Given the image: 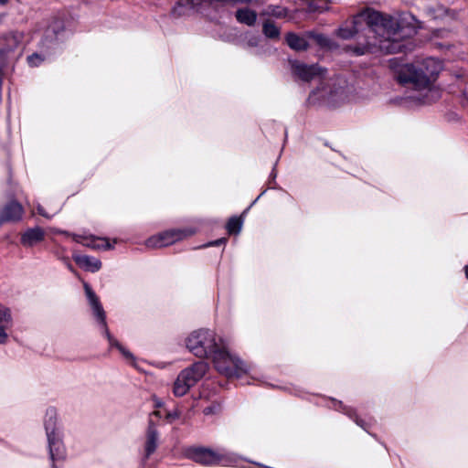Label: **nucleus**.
I'll use <instances>...</instances> for the list:
<instances>
[{"mask_svg":"<svg viewBox=\"0 0 468 468\" xmlns=\"http://www.w3.org/2000/svg\"><path fill=\"white\" fill-rule=\"evenodd\" d=\"M365 20L369 30L379 37L378 46L381 50L388 53L400 51L399 40L415 33L417 20L410 14H403L399 19L380 12L366 9L355 16L349 23H346L337 30V36L343 39H349L358 33V26Z\"/></svg>","mask_w":468,"mask_h":468,"instance_id":"nucleus-1","label":"nucleus"},{"mask_svg":"<svg viewBox=\"0 0 468 468\" xmlns=\"http://www.w3.org/2000/svg\"><path fill=\"white\" fill-rule=\"evenodd\" d=\"M441 70L440 62L432 58L404 66L399 74V80L409 84L415 92L409 97L420 103H431L436 101L440 93L433 83Z\"/></svg>","mask_w":468,"mask_h":468,"instance_id":"nucleus-2","label":"nucleus"},{"mask_svg":"<svg viewBox=\"0 0 468 468\" xmlns=\"http://www.w3.org/2000/svg\"><path fill=\"white\" fill-rule=\"evenodd\" d=\"M188 350L197 357H212L223 341L210 329L193 331L186 341Z\"/></svg>","mask_w":468,"mask_h":468,"instance_id":"nucleus-3","label":"nucleus"},{"mask_svg":"<svg viewBox=\"0 0 468 468\" xmlns=\"http://www.w3.org/2000/svg\"><path fill=\"white\" fill-rule=\"evenodd\" d=\"M45 430L48 437L52 465L53 467H56V462L65 458L66 450L62 442L61 432L57 426V413L53 409L47 410L45 417Z\"/></svg>","mask_w":468,"mask_h":468,"instance_id":"nucleus-4","label":"nucleus"},{"mask_svg":"<svg viewBox=\"0 0 468 468\" xmlns=\"http://www.w3.org/2000/svg\"><path fill=\"white\" fill-rule=\"evenodd\" d=\"M212 359L216 369L228 378H239L248 371L243 362L229 354L224 345L215 353Z\"/></svg>","mask_w":468,"mask_h":468,"instance_id":"nucleus-5","label":"nucleus"},{"mask_svg":"<svg viewBox=\"0 0 468 468\" xmlns=\"http://www.w3.org/2000/svg\"><path fill=\"white\" fill-rule=\"evenodd\" d=\"M194 462L203 465H236L239 458L236 454L225 451H213L207 448H196L189 452Z\"/></svg>","mask_w":468,"mask_h":468,"instance_id":"nucleus-6","label":"nucleus"},{"mask_svg":"<svg viewBox=\"0 0 468 468\" xmlns=\"http://www.w3.org/2000/svg\"><path fill=\"white\" fill-rule=\"evenodd\" d=\"M207 368L206 362L199 361L182 370L175 381L174 394L177 397L186 395L204 377Z\"/></svg>","mask_w":468,"mask_h":468,"instance_id":"nucleus-7","label":"nucleus"},{"mask_svg":"<svg viewBox=\"0 0 468 468\" xmlns=\"http://www.w3.org/2000/svg\"><path fill=\"white\" fill-rule=\"evenodd\" d=\"M85 292L89 303L92 308L93 314L97 318V320L101 324L104 335H106L109 344L111 346H114L119 349V351L128 359H133V355L126 350L113 336L110 334L107 324H106V315L105 312L99 301V298L96 296L95 292L91 290V288L85 283L84 284Z\"/></svg>","mask_w":468,"mask_h":468,"instance_id":"nucleus-8","label":"nucleus"},{"mask_svg":"<svg viewBox=\"0 0 468 468\" xmlns=\"http://www.w3.org/2000/svg\"><path fill=\"white\" fill-rule=\"evenodd\" d=\"M194 232L188 229H171L150 237L145 245L151 249L166 247L179 241Z\"/></svg>","mask_w":468,"mask_h":468,"instance_id":"nucleus-9","label":"nucleus"},{"mask_svg":"<svg viewBox=\"0 0 468 468\" xmlns=\"http://www.w3.org/2000/svg\"><path fill=\"white\" fill-rule=\"evenodd\" d=\"M161 418V412L154 410L149 416L148 427L145 433V441L144 444V458L147 460L157 449L159 433L157 426Z\"/></svg>","mask_w":468,"mask_h":468,"instance_id":"nucleus-10","label":"nucleus"},{"mask_svg":"<svg viewBox=\"0 0 468 468\" xmlns=\"http://www.w3.org/2000/svg\"><path fill=\"white\" fill-rule=\"evenodd\" d=\"M348 86L344 78H336L329 90H324L322 97L332 103H338L347 99Z\"/></svg>","mask_w":468,"mask_h":468,"instance_id":"nucleus-11","label":"nucleus"},{"mask_svg":"<svg viewBox=\"0 0 468 468\" xmlns=\"http://www.w3.org/2000/svg\"><path fill=\"white\" fill-rule=\"evenodd\" d=\"M292 69L294 75L304 81H310L323 72V69L317 65H306L298 61L292 63Z\"/></svg>","mask_w":468,"mask_h":468,"instance_id":"nucleus-12","label":"nucleus"},{"mask_svg":"<svg viewBox=\"0 0 468 468\" xmlns=\"http://www.w3.org/2000/svg\"><path fill=\"white\" fill-rule=\"evenodd\" d=\"M74 239L83 246L93 250H110L113 248L110 241L105 238H98L95 236H74Z\"/></svg>","mask_w":468,"mask_h":468,"instance_id":"nucleus-13","label":"nucleus"},{"mask_svg":"<svg viewBox=\"0 0 468 468\" xmlns=\"http://www.w3.org/2000/svg\"><path fill=\"white\" fill-rule=\"evenodd\" d=\"M23 214V207L19 203L12 201L4 207L0 216V224L5 221L20 220Z\"/></svg>","mask_w":468,"mask_h":468,"instance_id":"nucleus-14","label":"nucleus"},{"mask_svg":"<svg viewBox=\"0 0 468 468\" xmlns=\"http://www.w3.org/2000/svg\"><path fill=\"white\" fill-rule=\"evenodd\" d=\"M72 258L81 269L87 271L96 272L101 268V261L94 257L73 254Z\"/></svg>","mask_w":468,"mask_h":468,"instance_id":"nucleus-15","label":"nucleus"},{"mask_svg":"<svg viewBox=\"0 0 468 468\" xmlns=\"http://www.w3.org/2000/svg\"><path fill=\"white\" fill-rule=\"evenodd\" d=\"M45 237V231L39 227L28 229L21 236V244L25 247H32L42 241Z\"/></svg>","mask_w":468,"mask_h":468,"instance_id":"nucleus-16","label":"nucleus"},{"mask_svg":"<svg viewBox=\"0 0 468 468\" xmlns=\"http://www.w3.org/2000/svg\"><path fill=\"white\" fill-rule=\"evenodd\" d=\"M23 34L20 32H11L3 37L4 48L0 50L1 55H6L7 53L14 51L22 42Z\"/></svg>","mask_w":468,"mask_h":468,"instance_id":"nucleus-17","label":"nucleus"},{"mask_svg":"<svg viewBox=\"0 0 468 468\" xmlns=\"http://www.w3.org/2000/svg\"><path fill=\"white\" fill-rule=\"evenodd\" d=\"M286 43L292 49L297 51L306 50L309 46L304 37H300L295 33H288L286 35Z\"/></svg>","mask_w":468,"mask_h":468,"instance_id":"nucleus-18","label":"nucleus"},{"mask_svg":"<svg viewBox=\"0 0 468 468\" xmlns=\"http://www.w3.org/2000/svg\"><path fill=\"white\" fill-rule=\"evenodd\" d=\"M236 18L239 23L253 26L257 19V14L251 9L241 8L236 12Z\"/></svg>","mask_w":468,"mask_h":468,"instance_id":"nucleus-19","label":"nucleus"},{"mask_svg":"<svg viewBox=\"0 0 468 468\" xmlns=\"http://www.w3.org/2000/svg\"><path fill=\"white\" fill-rule=\"evenodd\" d=\"M264 15L282 18L287 16V9L279 5H269L264 11Z\"/></svg>","mask_w":468,"mask_h":468,"instance_id":"nucleus-20","label":"nucleus"},{"mask_svg":"<svg viewBox=\"0 0 468 468\" xmlns=\"http://www.w3.org/2000/svg\"><path fill=\"white\" fill-rule=\"evenodd\" d=\"M263 33L267 37L270 38H277L280 35L279 28L270 21H267L263 24Z\"/></svg>","mask_w":468,"mask_h":468,"instance_id":"nucleus-21","label":"nucleus"},{"mask_svg":"<svg viewBox=\"0 0 468 468\" xmlns=\"http://www.w3.org/2000/svg\"><path fill=\"white\" fill-rule=\"evenodd\" d=\"M242 227V220L240 218L233 217L229 218L227 224V229L229 234H238Z\"/></svg>","mask_w":468,"mask_h":468,"instance_id":"nucleus-22","label":"nucleus"},{"mask_svg":"<svg viewBox=\"0 0 468 468\" xmlns=\"http://www.w3.org/2000/svg\"><path fill=\"white\" fill-rule=\"evenodd\" d=\"M327 4L326 0H312L308 7L310 11L323 12L328 9Z\"/></svg>","mask_w":468,"mask_h":468,"instance_id":"nucleus-23","label":"nucleus"},{"mask_svg":"<svg viewBox=\"0 0 468 468\" xmlns=\"http://www.w3.org/2000/svg\"><path fill=\"white\" fill-rule=\"evenodd\" d=\"M0 324H11L10 312L2 305H0Z\"/></svg>","mask_w":468,"mask_h":468,"instance_id":"nucleus-24","label":"nucleus"},{"mask_svg":"<svg viewBox=\"0 0 468 468\" xmlns=\"http://www.w3.org/2000/svg\"><path fill=\"white\" fill-rule=\"evenodd\" d=\"M10 324H0V344H5L7 340L6 329Z\"/></svg>","mask_w":468,"mask_h":468,"instance_id":"nucleus-25","label":"nucleus"},{"mask_svg":"<svg viewBox=\"0 0 468 468\" xmlns=\"http://www.w3.org/2000/svg\"><path fill=\"white\" fill-rule=\"evenodd\" d=\"M43 59L37 54H33L27 58L30 66H38Z\"/></svg>","mask_w":468,"mask_h":468,"instance_id":"nucleus-26","label":"nucleus"},{"mask_svg":"<svg viewBox=\"0 0 468 468\" xmlns=\"http://www.w3.org/2000/svg\"><path fill=\"white\" fill-rule=\"evenodd\" d=\"M180 417V412L178 410H174L173 411H170L166 414V419L168 421H173L174 420H176Z\"/></svg>","mask_w":468,"mask_h":468,"instance_id":"nucleus-27","label":"nucleus"},{"mask_svg":"<svg viewBox=\"0 0 468 468\" xmlns=\"http://www.w3.org/2000/svg\"><path fill=\"white\" fill-rule=\"evenodd\" d=\"M224 242H225V239H217V240L209 243V246H218Z\"/></svg>","mask_w":468,"mask_h":468,"instance_id":"nucleus-28","label":"nucleus"},{"mask_svg":"<svg viewBox=\"0 0 468 468\" xmlns=\"http://www.w3.org/2000/svg\"><path fill=\"white\" fill-rule=\"evenodd\" d=\"M314 37L320 44H324L325 42V37L322 35H316Z\"/></svg>","mask_w":468,"mask_h":468,"instance_id":"nucleus-29","label":"nucleus"},{"mask_svg":"<svg viewBox=\"0 0 468 468\" xmlns=\"http://www.w3.org/2000/svg\"><path fill=\"white\" fill-rule=\"evenodd\" d=\"M37 212H38L41 216H43V217H48V216L44 212V209H43L40 206H38V207H37Z\"/></svg>","mask_w":468,"mask_h":468,"instance_id":"nucleus-30","label":"nucleus"},{"mask_svg":"<svg viewBox=\"0 0 468 468\" xmlns=\"http://www.w3.org/2000/svg\"><path fill=\"white\" fill-rule=\"evenodd\" d=\"M65 262H66V265H67L68 269H69L70 271L74 272V269H73V267H72L71 263L69 261V260H66V261H65Z\"/></svg>","mask_w":468,"mask_h":468,"instance_id":"nucleus-31","label":"nucleus"},{"mask_svg":"<svg viewBox=\"0 0 468 468\" xmlns=\"http://www.w3.org/2000/svg\"><path fill=\"white\" fill-rule=\"evenodd\" d=\"M365 49H366V48H357V49L356 50V54H358V55H362V54H364V53H365Z\"/></svg>","mask_w":468,"mask_h":468,"instance_id":"nucleus-32","label":"nucleus"},{"mask_svg":"<svg viewBox=\"0 0 468 468\" xmlns=\"http://www.w3.org/2000/svg\"><path fill=\"white\" fill-rule=\"evenodd\" d=\"M9 0H0V5H4L8 3Z\"/></svg>","mask_w":468,"mask_h":468,"instance_id":"nucleus-33","label":"nucleus"},{"mask_svg":"<svg viewBox=\"0 0 468 468\" xmlns=\"http://www.w3.org/2000/svg\"><path fill=\"white\" fill-rule=\"evenodd\" d=\"M464 272H465L466 278L468 279V265L465 266Z\"/></svg>","mask_w":468,"mask_h":468,"instance_id":"nucleus-34","label":"nucleus"},{"mask_svg":"<svg viewBox=\"0 0 468 468\" xmlns=\"http://www.w3.org/2000/svg\"><path fill=\"white\" fill-rule=\"evenodd\" d=\"M209 412H210V408H206V409L204 410V413H205V414H208Z\"/></svg>","mask_w":468,"mask_h":468,"instance_id":"nucleus-35","label":"nucleus"},{"mask_svg":"<svg viewBox=\"0 0 468 468\" xmlns=\"http://www.w3.org/2000/svg\"><path fill=\"white\" fill-rule=\"evenodd\" d=\"M3 18H4V15L0 14V24L2 23Z\"/></svg>","mask_w":468,"mask_h":468,"instance_id":"nucleus-36","label":"nucleus"},{"mask_svg":"<svg viewBox=\"0 0 468 468\" xmlns=\"http://www.w3.org/2000/svg\"><path fill=\"white\" fill-rule=\"evenodd\" d=\"M356 424L362 426V424L359 422V420L357 419H356Z\"/></svg>","mask_w":468,"mask_h":468,"instance_id":"nucleus-37","label":"nucleus"}]
</instances>
